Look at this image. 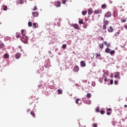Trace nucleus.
Here are the masks:
<instances>
[{"label":"nucleus","instance_id":"nucleus-12","mask_svg":"<svg viewBox=\"0 0 127 127\" xmlns=\"http://www.w3.org/2000/svg\"><path fill=\"white\" fill-rule=\"evenodd\" d=\"M108 32H113L114 31V29L112 27V26H110L109 28L108 29Z\"/></svg>","mask_w":127,"mask_h":127},{"label":"nucleus","instance_id":"nucleus-21","mask_svg":"<svg viewBox=\"0 0 127 127\" xmlns=\"http://www.w3.org/2000/svg\"><path fill=\"white\" fill-rule=\"evenodd\" d=\"M21 33L22 34V36H24V35H25V34H24V30L22 29L21 30Z\"/></svg>","mask_w":127,"mask_h":127},{"label":"nucleus","instance_id":"nucleus-7","mask_svg":"<svg viewBox=\"0 0 127 127\" xmlns=\"http://www.w3.org/2000/svg\"><path fill=\"white\" fill-rule=\"evenodd\" d=\"M111 15H112V13H111V12H107L106 13L105 17H111Z\"/></svg>","mask_w":127,"mask_h":127},{"label":"nucleus","instance_id":"nucleus-62","mask_svg":"<svg viewBox=\"0 0 127 127\" xmlns=\"http://www.w3.org/2000/svg\"><path fill=\"white\" fill-rule=\"evenodd\" d=\"M127 105H125V108H127Z\"/></svg>","mask_w":127,"mask_h":127},{"label":"nucleus","instance_id":"nucleus-23","mask_svg":"<svg viewBox=\"0 0 127 127\" xmlns=\"http://www.w3.org/2000/svg\"><path fill=\"white\" fill-rule=\"evenodd\" d=\"M28 25L30 27H31V26H32V23L30 21H29L28 23Z\"/></svg>","mask_w":127,"mask_h":127},{"label":"nucleus","instance_id":"nucleus-47","mask_svg":"<svg viewBox=\"0 0 127 127\" xmlns=\"http://www.w3.org/2000/svg\"><path fill=\"white\" fill-rule=\"evenodd\" d=\"M16 38H19V35H16Z\"/></svg>","mask_w":127,"mask_h":127},{"label":"nucleus","instance_id":"nucleus-44","mask_svg":"<svg viewBox=\"0 0 127 127\" xmlns=\"http://www.w3.org/2000/svg\"><path fill=\"white\" fill-rule=\"evenodd\" d=\"M20 4H22L23 3V0H21L20 1Z\"/></svg>","mask_w":127,"mask_h":127},{"label":"nucleus","instance_id":"nucleus-43","mask_svg":"<svg viewBox=\"0 0 127 127\" xmlns=\"http://www.w3.org/2000/svg\"><path fill=\"white\" fill-rule=\"evenodd\" d=\"M96 58H97V57H98L99 56H101V54H98L96 53Z\"/></svg>","mask_w":127,"mask_h":127},{"label":"nucleus","instance_id":"nucleus-38","mask_svg":"<svg viewBox=\"0 0 127 127\" xmlns=\"http://www.w3.org/2000/svg\"><path fill=\"white\" fill-rule=\"evenodd\" d=\"M106 7V4H103L102 5V8H104V7Z\"/></svg>","mask_w":127,"mask_h":127},{"label":"nucleus","instance_id":"nucleus-35","mask_svg":"<svg viewBox=\"0 0 127 127\" xmlns=\"http://www.w3.org/2000/svg\"><path fill=\"white\" fill-rule=\"evenodd\" d=\"M99 111H100V108L99 107H97L96 109L97 113H99Z\"/></svg>","mask_w":127,"mask_h":127},{"label":"nucleus","instance_id":"nucleus-3","mask_svg":"<svg viewBox=\"0 0 127 127\" xmlns=\"http://www.w3.org/2000/svg\"><path fill=\"white\" fill-rule=\"evenodd\" d=\"M103 72H104V74H103V75H102L103 78L104 79H106V78H108V76H109V74L108 73V71H107V72H106L103 71Z\"/></svg>","mask_w":127,"mask_h":127},{"label":"nucleus","instance_id":"nucleus-37","mask_svg":"<svg viewBox=\"0 0 127 127\" xmlns=\"http://www.w3.org/2000/svg\"><path fill=\"white\" fill-rule=\"evenodd\" d=\"M36 9H37V7H36V6H34V8L33 9V10H36Z\"/></svg>","mask_w":127,"mask_h":127},{"label":"nucleus","instance_id":"nucleus-31","mask_svg":"<svg viewBox=\"0 0 127 127\" xmlns=\"http://www.w3.org/2000/svg\"><path fill=\"white\" fill-rule=\"evenodd\" d=\"M4 58H8V56L7 55V54H5L4 55Z\"/></svg>","mask_w":127,"mask_h":127},{"label":"nucleus","instance_id":"nucleus-20","mask_svg":"<svg viewBox=\"0 0 127 127\" xmlns=\"http://www.w3.org/2000/svg\"><path fill=\"white\" fill-rule=\"evenodd\" d=\"M62 92H63L62 90L61 89L58 90V92L59 95L62 94Z\"/></svg>","mask_w":127,"mask_h":127},{"label":"nucleus","instance_id":"nucleus-33","mask_svg":"<svg viewBox=\"0 0 127 127\" xmlns=\"http://www.w3.org/2000/svg\"><path fill=\"white\" fill-rule=\"evenodd\" d=\"M110 84L111 85H113V84H114V80L113 79H111Z\"/></svg>","mask_w":127,"mask_h":127},{"label":"nucleus","instance_id":"nucleus-48","mask_svg":"<svg viewBox=\"0 0 127 127\" xmlns=\"http://www.w3.org/2000/svg\"><path fill=\"white\" fill-rule=\"evenodd\" d=\"M83 28H87V26L86 25H83Z\"/></svg>","mask_w":127,"mask_h":127},{"label":"nucleus","instance_id":"nucleus-61","mask_svg":"<svg viewBox=\"0 0 127 127\" xmlns=\"http://www.w3.org/2000/svg\"><path fill=\"white\" fill-rule=\"evenodd\" d=\"M125 28H127V25L125 26Z\"/></svg>","mask_w":127,"mask_h":127},{"label":"nucleus","instance_id":"nucleus-32","mask_svg":"<svg viewBox=\"0 0 127 127\" xmlns=\"http://www.w3.org/2000/svg\"><path fill=\"white\" fill-rule=\"evenodd\" d=\"M92 86H93V87H95V86H96V82L93 81L92 83Z\"/></svg>","mask_w":127,"mask_h":127},{"label":"nucleus","instance_id":"nucleus-2","mask_svg":"<svg viewBox=\"0 0 127 127\" xmlns=\"http://www.w3.org/2000/svg\"><path fill=\"white\" fill-rule=\"evenodd\" d=\"M71 26L72 27H74L75 29H77V30H79V29H80V27L79 26V25H78L77 24H73L71 25Z\"/></svg>","mask_w":127,"mask_h":127},{"label":"nucleus","instance_id":"nucleus-53","mask_svg":"<svg viewBox=\"0 0 127 127\" xmlns=\"http://www.w3.org/2000/svg\"><path fill=\"white\" fill-rule=\"evenodd\" d=\"M63 4H65V3H66V1H63Z\"/></svg>","mask_w":127,"mask_h":127},{"label":"nucleus","instance_id":"nucleus-63","mask_svg":"<svg viewBox=\"0 0 127 127\" xmlns=\"http://www.w3.org/2000/svg\"><path fill=\"white\" fill-rule=\"evenodd\" d=\"M110 3H113V1H110Z\"/></svg>","mask_w":127,"mask_h":127},{"label":"nucleus","instance_id":"nucleus-9","mask_svg":"<svg viewBox=\"0 0 127 127\" xmlns=\"http://www.w3.org/2000/svg\"><path fill=\"white\" fill-rule=\"evenodd\" d=\"M50 66V64L49 63H48L47 62H45V67H46V68H49Z\"/></svg>","mask_w":127,"mask_h":127},{"label":"nucleus","instance_id":"nucleus-46","mask_svg":"<svg viewBox=\"0 0 127 127\" xmlns=\"http://www.w3.org/2000/svg\"><path fill=\"white\" fill-rule=\"evenodd\" d=\"M93 126H94V127H97V124L94 123V124H93Z\"/></svg>","mask_w":127,"mask_h":127},{"label":"nucleus","instance_id":"nucleus-6","mask_svg":"<svg viewBox=\"0 0 127 127\" xmlns=\"http://www.w3.org/2000/svg\"><path fill=\"white\" fill-rule=\"evenodd\" d=\"M74 72H78L79 71V66L75 65L73 68Z\"/></svg>","mask_w":127,"mask_h":127},{"label":"nucleus","instance_id":"nucleus-41","mask_svg":"<svg viewBox=\"0 0 127 127\" xmlns=\"http://www.w3.org/2000/svg\"><path fill=\"white\" fill-rule=\"evenodd\" d=\"M114 83L115 85H118V80H115Z\"/></svg>","mask_w":127,"mask_h":127},{"label":"nucleus","instance_id":"nucleus-42","mask_svg":"<svg viewBox=\"0 0 127 127\" xmlns=\"http://www.w3.org/2000/svg\"><path fill=\"white\" fill-rule=\"evenodd\" d=\"M99 80V82H100V83H103V79L100 78Z\"/></svg>","mask_w":127,"mask_h":127},{"label":"nucleus","instance_id":"nucleus-19","mask_svg":"<svg viewBox=\"0 0 127 127\" xmlns=\"http://www.w3.org/2000/svg\"><path fill=\"white\" fill-rule=\"evenodd\" d=\"M103 30H106L107 29V25L106 24L103 25Z\"/></svg>","mask_w":127,"mask_h":127},{"label":"nucleus","instance_id":"nucleus-30","mask_svg":"<svg viewBox=\"0 0 127 127\" xmlns=\"http://www.w3.org/2000/svg\"><path fill=\"white\" fill-rule=\"evenodd\" d=\"M62 47H63V48L65 49L66 48V47H67V45H66V44H63L62 46Z\"/></svg>","mask_w":127,"mask_h":127},{"label":"nucleus","instance_id":"nucleus-55","mask_svg":"<svg viewBox=\"0 0 127 127\" xmlns=\"http://www.w3.org/2000/svg\"><path fill=\"white\" fill-rule=\"evenodd\" d=\"M110 44L109 43L108 44H107V45H106V46H107V47H109V46H110Z\"/></svg>","mask_w":127,"mask_h":127},{"label":"nucleus","instance_id":"nucleus-59","mask_svg":"<svg viewBox=\"0 0 127 127\" xmlns=\"http://www.w3.org/2000/svg\"><path fill=\"white\" fill-rule=\"evenodd\" d=\"M27 111V112H30V109H28Z\"/></svg>","mask_w":127,"mask_h":127},{"label":"nucleus","instance_id":"nucleus-28","mask_svg":"<svg viewBox=\"0 0 127 127\" xmlns=\"http://www.w3.org/2000/svg\"><path fill=\"white\" fill-rule=\"evenodd\" d=\"M99 10H95V11H94V13H95V14H99Z\"/></svg>","mask_w":127,"mask_h":127},{"label":"nucleus","instance_id":"nucleus-56","mask_svg":"<svg viewBox=\"0 0 127 127\" xmlns=\"http://www.w3.org/2000/svg\"><path fill=\"white\" fill-rule=\"evenodd\" d=\"M58 2L59 4H61V2H60V1H58Z\"/></svg>","mask_w":127,"mask_h":127},{"label":"nucleus","instance_id":"nucleus-22","mask_svg":"<svg viewBox=\"0 0 127 127\" xmlns=\"http://www.w3.org/2000/svg\"><path fill=\"white\" fill-rule=\"evenodd\" d=\"M30 114L31 115V116H32L33 117H35V114L34 113V112L33 111H31L30 112Z\"/></svg>","mask_w":127,"mask_h":127},{"label":"nucleus","instance_id":"nucleus-17","mask_svg":"<svg viewBox=\"0 0 127 127\" xmlns=\"http://www.w3.org/2000/svg\"><path fill=\"white\" fill-rule=\"evenodd\" d=\"M99 47L101 49H103V48H104V44L103 43L100 44Z\"/></svg>","mask_w":127,"mask_h":127},{"label":"nucleus","instance_id":"nucleus-60","mask_svg":"<svg viewBox=\"0 0 127 127\" xmlns=\"http://www.w3.org/2000/svg\"><path fill=\"white\" fill-rule=\"evenodd\" d=\"M19 48H20V49H21V46H19Z\"/></svg>","mask_w":127,"mask_h":127},{"label":"nucleus","instance_id":"nucleus-52","mask_svg":"<svg viewBox=\"0 0 127 127\" xmlns=\"http://www.w3.org/2000/svg\"><path fill=\"white\" fill-rule=\"evenodd\" d=\"M104 43L105 45H107V41L104 42Z\"/></svg>","mask_w":127,"mask_h":127},{"label":"nucleus","instance_id":"nucleus-5","mask_svg":"<svg viewBox=\"0 0 127 127\" xmlns=\"http://www.w3.org/2000/svg\"><path fill=\"white\" fill-rule=\"evenodd\" d=\"M116 74H117V75H115L114 76L115 78L116 79H121V77H120V75L121 73H120V72H117Z\"/></svg>","mask_w":127,"mask_h":127},{"label":"nucleus","instance_id":"nucleus-39","mask_svg":"<svg viewBox=\"0 0 127 127\" xmlns=\"http://www.w3.org/2000/svg\"><path fill=\"white\" fill-rule=\"evenodd\" d=\"M61 6V4H58L56 5L57 7H60Z\"/></svg>","mask_w":127,"mask_h":127},{"label":"nucleus","instance_id":"nucleus-4","mask_svg":"<svg viewBox=\"0 0 127 127\" xmlns=\"http://www.w3.org/2000/svg\"><path fill=\"white\" fill-rule=\"evenodd\" d=\"M32 15L34 16V17H37L38 15H39V12L37 11L33 12H32Z\"/></svg>","mask_w":127,"mask_h":127},{"label":"nucleus","instance_id":"nucleus-1","mask_svg":"<svg viewBox=\"0 0 127 127\" xmlns=\"http://www.w3.org/2000/svg\"><path fill=\"white\" fill-rule=\"evenodd\" d=\"M20 38L22 42L25 44H27V43H28V39L27 38V36H26V35L22 36Z\"/></svg>","mask_w":127,"mask_h":127},{"label":"nucleus","instance_id":"nucleus-34","mask_svg":"<svg viewBox=\"0 0 127 127\" xmlns=\"http://www.w3.org/2000/svg\"><path fill=\"white\" fill-rule=\"evenodd\" d=\"M81 103H82V101L81 100V99L78 98V105H80Z\"/></svg>","mask_w":127,"mask_h":127},{"label":"nucleus","instance_id":"nucleus-11","mask_svg":"<svg viewBox=\"0 0 127 127\" xmlns=\"http://www.w3.org/2000/svg\"><path fill=\"white\" fill-rule=\"evenodd\" d=\"M80 65L82 67H86V64H85V62H84V61H81L80 62Z\"/></svg>","mask_w":127,"mask_h":127},{"label":"nucleus","instance_id":"nucleus-58","mask_svg":"<svg viewBox=\"0 0 127 127\" xmlns=\"http://www.w3.org/2000/svg\"><path fill=\"white\" fill-rule=\"evenodd\" d=\"M101 40H104V38H103V37H101Z\"/></svg>","mask_w":127,"mask_h":127},{"label":"nucleus","instance_id":"nucleus-64","mask_svg":"<svg viewBox=\"0 0 127 127\" xmlns=\"http://www.w3.org/2000/svg\"><path fill=\"white\" fill-rule=\"evenodd\" d=\"M122 30H124V28H121Z\"/></svg>","mask_w":127,"mask_h":127},{"label":"nucleus","instance_id":"nucleus-40","mask_svg":"<svg viewBox=\"0 0 127 127\" xmlns=\"http://www.w3.org/2000/svg\"><path fill=\"white\" fill-rule=\"evenodd\" d=\"M75 103H76V104H78V103H79V98L76 99V100L75 101Z\"/></svg>","mask_w":127,"mask_h":127},{"label":"nucleus","instance_id":"nucleus-51","mask_svg":"<svg viewBox=\"0 0 127 127\" xmlns=\"http://www.w3.org/2000/svg\"><path fill=\"white\" fill-rule=\"evenodd\" d=\"M107 115L108 116H110V115H111V113H110V112H107Z\"/></svg>","mask_w":127,"mask_h":127},{"label":"nucleus","instance_id":"nucleus-49","mask_svg":"<svg viewBox=\"0 0 127 127\" xmlns=\"http://www.w3.org/2000/svg\"><path fill=\"white\" fill-rule=\"evenodd\" d=\"M107 81H108V78H104V81L107 82Z\"/></svg>","mask_w":127,"mask_h":127},{"label":"nucleus","instance_id":"nucleus-18","mask_svg":"<svg viewBox=\"0 0 127 127\" xmlns=\"http://www.w3.org/2000/svg\"><path fill=\"white\" fill-rule=\"evenodd\" d=\"M109 53L111 55H114V54H115V53H116V51L115 50H112Z\"/></svg>","mask_w":127,"mask_h":127},{"label":"nucleus","instance_id":"nucleus-54","mask_svg":"<svg viewBox=\"0 0 127 127\" xmlns=\"http://www.w3.org/2000/svg\"><path fill=\"white\" fill-rule=\"evenodd\" d=\"M107 111H112V109H110V108H108L107 109Z\"/></svg>","mask_w":127,"mask_h":127},{"label":"nucleus","instance_id":"nucleus-50","mask_svg":"<svg viewBox=\"0 0 127 127\" xmlns=\"http://www.w3.org/2000/svg\"><path fill=\"white\" fill-rule=\"evenodd\" d=\"M127 21V20H126L125 19H124L122 21V22H126Z\"/></svg>","mask_w":127,"mask_h":127},{"label":"nucleus","instance_id":"nucleus-10","mask_svg":"<svg viewBox=\"0 0 127 127\" xmlns=\"http://www.w3.org/2000/svg\"><path fill=\"white\" fill-rule=\"evenodd\" d=\"M92 13H93V9L92 8H89L88 10V14L89 15H91V14H92Z\"/></svg>","mask_w":127,"mask_h":127},{"label":"nucleus","instance_id":"nucleus-27","mask_svg":"<svg viewBox=\"0 0 127 127\" xmlns=\"http://www.w3.org/2000/svg\"><path fill=\"white\" fill-rule=\"evenodd\" d=\"M78 22L80 24H83V23H84V22H83V19H81L78 21Z\"/></svg>","mask_w":127,"mask_h":127},{"label":"nucleus","instance_id":"nucleus-26","mask_svg":"<svg viewBox=\"0 0 127 127\" xmlns=\"http://www.w3.org/2000/svg\"><path fill=\"white\" fill-rule=\"evenodd\" d=\"M82 13L83 15H86L87 14V11H83Z\"/></svg>","mask_w":127,"mask_h":127},{"label":"nucleus","instance_id":"nucleus-14","mask_svg":"<svg viewBox=\"0 0 127 127\" xmlns=\"http://www.w3.org/2000/svg\"><path fill=\"white\" fill-rule=\"evenodd\" d=\"M110 51H111V49L109 48H107L105 49V52L106 53H110Z\"/></svg>","mask_w":127,"mask_h":127},{"label":"nucleus","instance_id":"nucleus-15","mask_svg":"<svg viewBox=\"0 0 127 127\" xmlns=\"http://www.w3.org/2000/svg\"><path fill=\"white\" fill-rule=\"evenodd\" d=\"M86 97H87V99H90L91 98V97H92V94L87 93L86 94Z\"/></svg>","mask_w":127,"mask_h":127},{"label":"nucleus","instance_id":"nucleus-57","mask_svg":"<svg viewBox=\"0 0 127 127\" xmlns=\"http://www.w3.org/2000/svg\"><path fill=\"white\" fill-rule=\"evenodd\" d=\"M49 54H52V53L51 52V51H49Z\"/></svg>","mask_w":127,"mask_h":127},{"label":"nucleus","instance_id":"nucleus-13","mask_svg":"<svg viewBox=\"0 0 127 127\" xmlns=\"http://www.w3.org/2000/svg\"><path fill=\"white\" fill-rule=\"evenodd\" d=\"M0 49L3 50V49H4V44L3 43L0 44Z\"/></svg>","mask_w":127,"mask_h":127},{"label":"nucleus","instance_id":"nucleus-25","mask_svg":"<svg viewBox=\"0 0 127 127\" xmlns=\"http://www.w3.org/2000/svg\"><path fill=\"white\" fill-rule=\"evenodd\" d=\"M104 23H105V24H106V25H108V24H109V21L108 20H104Z\"/></svg>","mask_w":127,"mask_h":127},{"label":"nucleus","instance_id":"nucleus-24","mask_svg":"<svg viewBox=\"0 0 127 127\" xmlns=\"http://www.w3.org/2000/svg\"><path fill=\"white\" fill-rule=\"evenodd\" d=\"M3 9L4 11L7 10V6L4 5V6L3 7Z\"/></svg>","mask_w":127,"mask_h":127},{"label":"nucleus","instance_id":"nucleus-36","mask_svg":"<svg viewBox=\"0 0 127 127\" xmlns=\"http://www.w3.org/2000/svg\"><path fill=\"white\" fill-rule=\"evenodd\" d=\"M119 34H120V32H117V33H115V36H118V35H119Z\"/></svg>","mask_w":127,"mask_h":127},{"label":"nucleus","instance_id":"nucleus-45","mask_svg":"<svg viewBox=\"0 0 127 127\" xmlns=\"http://www.w3.org/2000/svg\"><path fill=\"white\" fill-rule=\"evenodd\" d=\"M33 25L34 26V27H36V23H33Z\"/></svg>","mask_w":127,"mask_h":127},{"label":"nucleus","instance_id":"nucleus-8","mask_svg":"<svg viewBox=\"0 0 127 127\" xmlns=\"http://www.w3.org/2000/svg\"><path fill=\"white\" fill-rule=\"evenodd\" d=\"M20 56H21L20 53H17L15 55V57L16 59H19V58H20Z\"/></svg>","mask_w":127,"mask_h":127},{"label":"nucleus","instance_id":"nucleus-16","mask_svg":"<svg viewBox=\"0 0 127 127\" xmlns=\"http://www.w3.org/2000/svg\"><path fill=\"white\" fill-rule=\"evenodd\" d=\"M85 104H87V105H91V100H88L85 101Z\"/></svg>","mask_w":127,"mask_h":127},{"label":"nucleus","instance_id":"nucleus-29","mask_svg":"<svg viewBox=\"0 0 127 127\" xmlns=\"http://www.w3.org/2000/svg\"><path fill=\"white\" fill-rule=\"evenodd\" d=\"M100 113L101 115H104L105 114V111L104 110H101Z\"/></svg>","mask_w":127,"mask_h":127}]
</instances>
